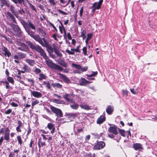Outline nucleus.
<instances>
[{"label": "nucleus", "mask_w": 157, "mask_h": 157, "mask_svg": "<svg viewBox=\"0 0 157 157\" xmlns=\"http://www.w3.org/2000/svg\"><path fill=\"white\" fill-rule=\"evenodd\" d=\"M34 71L36 74H38L40 72L41 70L40 69L36 68L35 69Z\"/></svg>", "instance_id": "obj_49"}, {"label": "nucleus", "mask_w": 157, "mask_h": 157, "mask_svg": "<svg viewBox=\"0 0 157 157\" xmlns=\"http://www.w3.org/2000/svg\"><path fill=\"white\" fill-rule=\"evenodd\" d=\"M12 111V110L11 109H9L5 112V113L6 114H9Z\"/></svg>", "instance_id": "obj_52"}, {"label": "nucleus", "mask_w": 157, "mask_h": 157, "mask_svg": "<svg viewBox=\"0 0 157 157\" xmlns=\"http://www.w3.org/2000/svg\"><path fill=\"white\" fill-rule=\"evenodd\" d=\"M23 69L25 70V71H28L29 70V67L27 65H25L23 67Z\"/></svg>", "instance_id": "obj_58"}, {"label": "nucleus", "mask_w": 157, "mask_h": 157, "mask_svg": "<svg viewBox=\"0 0 157 157\" xmlns=\"http://www.w3.org/2000/svg\"><path fill=\"white\" fill-rule=\"evenodd\" d=\"M25 61L29 65L32 66H34L35 64L34 60L31 59H26Z\"/></svg>", "instance_id": "obj_23"}, {"label": "nucleus", "mask_w": 157, "mask_h": 157, "mask_svg": "<svg viewBox=\"0 0 157 157\" xmlns=\"http://www.w3.org/2000/svg\"><path fill=\"white\" fill-rule=\"evenodd\" d=\"M59 63L61 65L65 67H66L67 66V63H66L65 61L63 60H61L59 62Z\"/></svg>", "instance_id": "obj_36"}, {"label": "nucleus", "mask_w": 157, "mask_h": 157, "mask_svg": "<svg viewBox=\"0 0 157 157\" xmlns=\"http://www.w3.org/2000/svg\"><path fill=\"white\" fill-rule=\"evenodd\" d=\"M92 36V34L91 33L88 34L87 35V38L86 39L85 42L86 45L88 43V41L91 39Z\"/></svg>", "instance_id": "obj_35"}, {"label": "nucleus", "mask_w": 157, "mask_h": 157, "mask_svg": "<svg viewBox=\"0 0 157 157\" xmlns=\"http://www.w3.org/2000/svg\"><path fill=\"white\" fill-rule=\"evenodd\" d=\"M52 101L55 103L59 104H65L64 101L62 100L58 99L56 98L53 99Z\"/></svg>", "instance_id": "obj_24"}, {"label": "nucleus", "mask_w": 157, "mask_h": 157, "mask_svg": "<svg viewBox=\"0 0 157 157\" xmlns=\"http://www.w3.org/2000/svg\"><path fill=\"white\" fill-rule=\"evenodd\" d=\"M80 46L79 45V46H77L76 47V48L75 49V52H80L79 50V48L80 47Z\"/></svg>", "instance_id": "obj_53"}, {"label": "nucleus", "mask_w": 157, "mask_h": 157, "mask_svg": "<svg viewBox=\"0 0 157 157\" xmlns=\"http://www.w3.org/2000/svg\"><path fill=\"white\" fill-rule=\"evenodd\" d=\"M38 145L39 148L40 149V147H43V146H45V143L44 142L39 141L38 142Z\"/></svg>", "instance_id": "obj_37"}, {"label": "nucleus", "mask_w": 157, "mask_h": 157, "mask_svg": "<svg viewBox=\"0 0 157 157\" xmlns=\"http://www.w3.org/2000/svg\"><path fill=\"white\" fill-rule=\"evenodd\" d=\"M67 116L68 118L73 119L76 117V114L75 113H70L67 114Z\"/></svg>", "instance_id": "obj_28"}, {"label": "nucleus", "mask_w": 157, "mask_h": 157, "mask_svg": "<svg viewBox=\"0 0 157 157\" xmlns=\"http://www.w3.org/2000/svg\"><path fill=\"white\" fill-rule=\"evenodd\" d=\"M18 12L19 14L23 15L25 14V11L22 8H20V10H19Z\"/></svg>", "instance_id": "obj_44"}, {"label": "nucleus", "mask_w": 157, "mask_h": 157, "mask_svg": "<svg viewBox=\"0 0 157 157\" xmlns=\"http://www.w3.org/2000/svg\"><path fill=\"white\" fill-rule=\"evenodd\" d=\"M10 25L12 28L15 35L18 36L21 35L22 31L21 29L17 25L12 23L10 24Z\"/></svg>", "instance_id": "obj_6"}, {"label": "nucleus", "mask_w": 157, "mask_h": 157, "mask_svg": "<svg viewBox=\"0 0 157 157\" xmlns=\"http://www.w3.org/2000/svg\"><path fill=\"white\" fill-rule=\"evenodd\" d=\"M21 22L29 35L38 42L42 46L45 47L47 46V41L44 38L42 39L39 35H35V32L31 30V29L35 30L36 27L34 24L30 21L27 22L23 20L21 21Z\"/></svg>", "instance_id": "obj_2"}, {"label": "nucleus", "mask_w": 157, "mask_h": 157, "mask_svg": "<svg viewBox=\"0 0 157 157\" xmlns=\"http://www.w3.org/2000/svg\"><path fill=\"white\" fill-rule=\"evenodd\" d=\"M39 103V102L38 101H36L32 103V106H34L38 104Z\"/></svg>", "instance_id": "obj_55"}, {"label": "nucleus", "mask_w": 157, "mask_h": 157, "mask_svg": "<svg viewBox=\"0 0 157 157\" xmlns=\"http://www.w3.org/2000/svg\"><path fill=\"white\" fill-rule=\"evenodd\" d=\"M133 147L136 150H140L143 149L142 144L140 143H136L133 144Z\"/></svg>", "instance_id": "obj_16"}, {"label": "nucleus", "mask_w": 157, "mask_h": 157, "mask_svg": "<svg viewBox=\"0 0 157 157\" xmlns=\"http://www.w3.org/2000/svg\"><path fill=\"white\" fill-rule=\"evenodd\" d=\"M97 74L98 72L97 71L92 72V73L91 74H90L89 75H88V76L89 77L94 76L96 75Z\"/></svg>", "instance_id": "obj_46"}, {"label": "nucleus", "mask_w": 157, "mask_h": 157, "mask_svg": "<svg viewBox=\"0 0 157 157\" xmlns=\"http://www.w3.org/2000/svg\"><path fill=\"white\" fill-rule=\"evenodd\" d=\"M13 13L10 12H6V16L7 19L10 21H11L15 24H17V22L15 17L13 15Z\"/></svg>", "instance_id": "obj_7"}, {"label": "nucleus", "mask_w": 157, "mask_h": 157, "mask_svg": "<svg viewBox=\"0 0 157 157\" xmlns=\"http://www.w3.org/2000/svg\"><path fill=\"white\" fill-rule=\"evenodd\" d=\"M7 79L9 82L12 83H13L14 82V80L13 79L10 77H8Z\"/></svg>", "instance_id": "obj_47"}, {"label": "nucleus", "mask_w": 157, "mask_h": 157, "mask_svg": "<svg viewBox=\"0 0 157 157\" xmlns=\"http://www.w3.org/2000/svg\"><path fill=\"white\" fill-rule=\"evenodd\" d=\"M0 6L3 7L4 6H6L7 7H10V2L8 0H0Z\"/></svg>", "instance_id": "obj_12"}, {"label": "nucleus", "mask_w": 157, "mask_h": 157, "mask_svg": "<svg viewBox=\"0 0 157 157\" xmlns=\"http://www.w3.org/2000/svg\"><path fill=\"white\" fill-rule=\"evenodd\" d=\"M87 47H84L82 49L83 52L85 55H87Z\"/></svg>", "instance_id": "obj_45"}, {"label": "nucleus", "mask_w": 157, "mask_h": 157, "mask_svg": "<svg viewBox=\"0 0 157 157\" xmlns=\"http://www.w3.org/2000/svg\"><path fill=\"white\" fill-rule=\"evenodd\" d=\"M50 108L52 112L55 114L56 116L59 117H63V114L60 109L56 108L52 105H51Z\"/></svg>", "instance_id": "obj_5"}, {"label": "nucleus", "mask_w": 157, "mask_h": 157, "mask_svg": "<svg viewBox=\"0 0 157 157\" xmlns=\"http://www.w3.org/2000/svg\"><path fill=\"white\" fill-rule=\"evenodd\" d=\"M66 52L69 55H74L75 54V52H71L68 50H66Z\"/></svg>", "instance_id": "obj_48"}, {"label": "nucleus", "mask_w": 157, "mask_h": 157, "mask_svg": "<svg viewBox=\"0 0 157 157\" xmlns=\"http://www.w3.org/2000/svg\"><path fill=\"white\" fill-rule=\"evenodd\" d=\"M38 29L40 33L43 36L45 37L46 36V33L44 30L40 28H39Z\"/></svg>", "instance_id": "obj_33"}, {"label": "nucleus", "mask_w": 157, "mask_h": 157, "mask_svg": "<svg viewBox=\"0 0 157 157\" xmlns=\"http://www.w3.org/2000/svg\"><path fill=\"white\" fill-rule=\"evenodd\" d=\"M58 75H59V78L62 79L64 82L66 83H69L70 82V80L65 75H63L60 73H59Z\"/></svg>", "instance_id": "obj_11"}, {"label": "nucleus", "mask_w": 157, "mask_h": 157, "mask_svg": "<svg viewBox=\"0 0 157 157\" xmlns=\"http://www.w3.org/2000/svg\"><path fill=\"white\" fill-rule=\"evenodd\" d=\"M80 106L82 108L86 110H89L90 109V106L85 104H82L80 105Z\"/></svg>", "instance_id": "obj_29"}, {"label": "nucleus", "mask_w": 157, "mask_h": 157, "mask_svg": "<svg viewBox=\"0 0 157 157\" xmlns=\"http://www.w3.org/2000/svg\"><path fill=\"white\" fill-rule=\"evenodd\" d=\"M57 11L61 13H62L63 14V15H67V13L65 12H64L63 11H62V10H60V9H58L57 10Z\"/></svg>", "instance_id": "obj_50"}, {"label": "nucleus", "mask_w": 157, "mask_h": 157, "mask_svg": "<svg viewBox=\"0 0 157 157\" xmlns=\"http://www.w3.org/2000/svg\"><path fill=\"white\" fill-rule=\"evenodd\" d=\"M83 11V7H82L80 9V15L81 17L82 15Z\"/></svg>", "instance_id": "obj_60"}, {"label": "nucleus", "mask_w": 157, "mask_h": 157, "mask_svg": "<svg viewBox=\"0 0 157 157\" xmlns=\"http://www.w3.org/2000/svg\"><path fill=\"white\" fill-rule=\"evenodd\" d=\"M137 88H136L134 86L132 89H130L131 93L133 94H136L138 93L139 91L137 90Z\"/></svg>", "instance_id": "obj_30"}, {"label": "nucleus", "mask_w": 157, "mask_h": 157, "mask_svg": "<svg viewBox=\"0 0 157 157\" xmlns=\"http://www.w3.org/2000/svg\"><path fill=\"white\" fill-rule=\"evenodd\" d=\"M123 95L124 96L127 97L128 95V91L127 90H122Z\"/></svg>", "instance_id": "obj_43"}, {"label": "nucleus", "mask_w": 157, "mask_h": 157, "mask_svg": "<svg viewBox=\"0 0 157 157\" xmlns=\"http://www.w3.org/2000/svg\"><path fill=\"white\" fill-rule=\"evenodd\" d=\"M11 105L13 107H17L18 106L17 104L13 102H12L11 103Z\"/></svg>", "instance_id": "obj_62"}, {"label": "nucleus", "mask_w": 157, "mask_h": 157, "mask_svg": "<svg viewBox=\"0 0 157 157\" xmlns=\"http://www.w3.org/2000/svg\"><path fill=\"white\" fill-rule=\"evenodd\" d=\"M73 95L72 94H66L65 95L63 96V98H64L67 101L69 102H72L73 99L71 98V96H72Z\"/></svg>", "instance_id": "obj_15"}, {"label": "nucleus", "mask_w": 157, "mask_h": 157, "mask_svg": "<svg viewBox=\"0 0 157 157\" xmlns=\"http://www.w3.org/2000/svg\"><path fill=\"white\" fill-rule=\"evenodd\" d=\"M49 2L53 5H54L55 4L54 0H49Z\"/></svg>", "instance_id": "obj_64"}, {"label": "nucleus", "mask_w": 157, "mask_h": 157, "mask_svg": "<svg viewBox=\"0 0 157 157\" xmlns=\"http://www.w3.org/2000/svg\"><path fill=\"white\" fill-rule=\"evenodd\" d=\"M71 107L73 109L77 110L78 108L79 105L75 102H73L70 104Z\"/></svg>", "instance_id": "obj_26"}, {"label": "nucleus", "mask_w": 157, "mask_h": 157, "mask_svg": "<svg viewBox=\"0 0 157 157\" xmlns=\"http://www.w3.org/2000/svg\"><path fill=\"white\" fill-rule=\"evenodd\" d=\"M21 46L22 48H24L25 50L27 48V46L24 43H22L21 44Z\"/></svg>", "instance_id": "obj_57"}, {"label": "nucleus", "mask_w": 157, "mask_h": 157, "mask_svg": "<svg viewBox=\"0 0 157 157\" xmlns=\"http://www.w3.org/2000/svg\"><path fill=\"white\" fill-rule=\"evenodd\" d=\"M13 58L14 59H21L19 57V56L18 54L15 55L13 56Z\"/></svg>", "instance_id": "obj_63"}, {"label": "nucleus", "mask_w": 157, "mask_h": 157, "mask_svg": "<svg viewBox=\"0 0 157 157\" xmlns=\"http://www.w3.org/2000/svg\"><path fill=\"white\" fill-rule=\"evenodd\" d=\"M86 30H83L81 32V36L82 37L83 40H84L86 38Z\"/></svg>", "instance_id": "obj_39"}, {"label": "nucleus", "mask_w": 157, "mask_h": 157, "mask_svg": "<svg viewBox=\"0 0 157 157\" xmlns=\"http://www.w3.org/2000/svg\"><path fill=\"white\" fill-rule=\"evenodd\" d=\"M79 83L80 85L85 86L87 84H89L90 82L85 78H82L79 81Z\"/></svg>", "instance_id": "obj_14"}, {"label": "nucleus", "mask_w": 157, "mask_h": 157, "mask_svg": "<svg viewBox=\"0 0 157 157\" xmlns=\"http://www.w3.org/2000/svg\"><path fill=\"white\" fill-rule=\"evenodd\" d=\"M83 131V129L82 128H81L80 129H78L77 132H76L75 131V135H77V133H80Z\"/></svg>", "instance_id": "obj_51"}, {"label": "nucleus", "mask_w": 157, "mask_h": 157, "mask_svg": "<svg viewBox=\"0 0 157 157\" xmlns=\"http://www.w3.org/2000/svg\"><path fill=\"white\" fill-rule=\"evenodd\" d=\"M105 117L104 116H101L98 119L97 121V123L98 124H102L104 121H105Z\"/></svg>", "instance_id": "obj_27"}, {"label": "nucleus", "mask_w": 157, "mask_h": 157, "mask_svg": "<svg viewBox=\"0 0 157 157\" xmlns=\"http://www.w3.org/2000/svg\"><path fill=\"white\" fill-rule=\"evenodd\" d=\"M17 124L18 126L16 128V131L17 132H21V128L22 127V123L20 121H18Z\"/></svg>", "instance_id": "obj_22"}, {"label": "nucleus", "mask_w": 157, "mask_h": 157, "mask_svg": "<svg viewBox=\"0 0 157 157\" xmlns=\"http://www.w3.org/2000/svg\"><path fill=\"white\" fill-rule=\"evenodd\" d=\"M117 126L114 125L110 127L108 130L109 133L108 136L109 138L118 142L121 139V137L120 134L117 131Z\"/></svg>", "instance_id": "obj_3"}, {"label": "nucleus", "mask_w": 157, "mask_h": 157, "mask_svg": "<svg viewBox=\"0 0 157 157\" xmlns=\"http://www.w3.org/2000/svg\"><path fill=\"white\" fill-rule=\"evenodd\" d=\"M16 54L19 56L20 59H23L26 57V54L21 52H16Z\"/></svg>", "instance_id": "obj_32"}, {"label": "nucleus", "mask_w": 157, "mask_h": 157, "mask_svg": "<svg viewBox=\"0 0 157 157\" xmlns=\"http://www.w3.org/2000/svg\"><path fill=\"white\" fill-rule=\"evenodd\" d=\"M15 4H17L18 3L20 4H21L22 3L24 4V0H11Z\"/></svg>", "instance_id": "obj_34"}, {"label": "nucleus", "mask_w": 157, "mask_h": 157, "mask_svg": "<svg viewBox=\"0 0 157 157\" xmlns=\"http://www.w3.org/2000/svg\"><path fill=\"white\" fill-rule=\"evenodd\" d=\"M27 43L32 50L35 51L40 53V55L46 60V64L49 67L52 69L57 70L59 71H62L63 70L62 67L53 63L51 60L49 59L48 57L47 56L45 52L40 46L36 44H33L30 41H28Z\"/></svg>", "instance_id": "obj_1"}, {"label": "nucleus", "mask_w": 157, "mask_h": 157, "mask_svg": "<svg viewBox=\"0 0 157 157\" xmlns=\"http://www.w3.org/2000/svg\"><path fill=\"white\" fill-rule=\"evenodd\" d=\"M105 145V143L104 142L100 141L98 142L94 147L95 149H100L103 148Z\"/></svg>", "instance_id": "obj_10"}, {"label": "nucleus", "mask_w": 157, "mask_h": 157, "mask_svg": "<svg viewBox=\"0 0 157 157\" xmlns=\"http://www.w3.org/2000/svg\"><path fill=\"white\" fill-rule=\"evenodd\" d=\"M118 129L121 135L123 137H125V131L123 129H120L119 128Z\"/></svg>", "instance_id": "obj_38"}, {"label": "nucleus", "mask_w": 157, "mask_h": 157, "mask_svg": "<svg viewBox=\"0 0 157 157\" xmlns=\"http://www.w3.org/2000/svg\"><path fill=\"white\" fill-rule=\"evenodd\" d=\"M10 10L13 15H14L17 18H18V14L17 12H16L15 11V7L13 5L10 6Z\"/></svg>", "instance_id": "obj_17"}, {"label": "nucleus", "mask_w": 157, "mask_h": 157, "mask_svg": "<svg viewBox=\"0 0 157 157\" xmlns=\"http://www.w3.org/2000/svg\"><path fill=\"white\" fill-rule=\"evenodd\" d=\"M3 52L2 53L4 54L5 56H7L9 58L11 55V53L10 51L8 50L7 48L5 47H4L2 49Z\"/></svg>", "instance_id": "obj_18"}, {"label": "nucleus", "mask_w": 157, "mask_h": 157, "mask_svg": "<svg viewBox=\"0 0 157 157\" xmlns=\"http://www.w3.org/2000/svg\"><path fill=\"white\" fill-rule=\"evenodd\" d=\"M53 49L55 53L57 56H59L61 57L62 55V53L60 52L58 48L56 45H53Z\"/></svg>", "instance_id": "obj_19"}, {"label": "nucleus", "mask_w": 157, "mask_h": 157, "mask_svg": "<svg viewBox=\"0 0 157 157\" xmlns=\"http://www.w3.org/2000/svg\"><path fill=\"white\" fill-rule=\"evenodd\" d=\"M5 132L4 138L6 140L8 141L10 139V130L8 128H5Z\"/></svg>", "instance_id": "obj_13"}, {"label": "nucleus", "mask_w": 157, "mask_h": 157, "mask_svg": "<svg viewBox=\"0 0 157 157\" xmlns=\"http://www.w3.org/2000/svg\"><path fill=\"white\" fill-rule=\"evenodd\" d=\"M30 7L33 10L35 11V12H36V10L35 7L32 4L30 5Z\"/></svg>", "instance_id": "obj_59"}, {"label": "nucleus", "mask_w": 157, "mask_h": 157, "mask_svg": "<svg viewBox=\"0 0 157 157\" xmlns=\"http://www.w3.org/2000/svg\"><path fill=\"white\" fill-rule=\"evenodd\" d=\"M33 141L32 140H31L30 144H29V147L30 148H32V149H33V147L32 144H33Z\"/></svg>", "instance_id": "obj_61"}, {"label": "nucleus", "mask_w": 157, "mask_h": 157, "mask_svg": "<svg viewBox=\"0 0 157 157\" xmlns=\"http://www.w3.org/2000/svg\"><path fill=\"white\" fill-rule=\"evenodd\" d=\"M30 92L31 95L35 98H39L41 97L42 96V94L40 92L35 90H31Z\"/></svg>", "instance_id": "obj_9"}, {"label": "nucleus", "mask_w": 157, "mask_h": 157, "mask_svg": "<svg viewBox=\"0 0 157 157\" xmlns=\"http://www.w3.org/2000/svg\"><path fill=\"white\" fill-rule=\"evenodd\" d=\"M103 2V0H100L98 2H94L92 6L93 8L92 12H94L97 9H99L101 7V6Z\"/></svg>", "instance_id": "obj_8"}, {"label": "nucleus", "mask_w": 157, "mask_h": 157, "mask_svg": "<svg viewBox=\"0 0 157 157\" xmlns=\"http://www.w3.org/2000/svg\"><path fill=\"white\" fill-rule=\"evenodd\" d=\"M19 151V149L14 150L13 152H11L10 153L9 155V157H15V153H16L17 155H18Z\"/></svg>", "instance_id": "obj_25"}, {"label": "nucleus", "mask_w": 157, "mask_h": 157, "mask_svg": "<svg viewBox=\"0 0 157 157\" xmlns=\"http://www.w3.org/2000/svg\"><path fill=\"white\" fill-rule=\"evenodd\" d=\"M73 67L75 68L76 69L74 71V72L75 73L79 74H81L83 72L86 71H87L88 67L87 66H85L83 68L79 65L72 63L71 64Z\"/></svg>", "instance_id": "obj_4"}, {"label": "nucleus", "mask_w": 157, "mask_h": 157, "mask_svg": "<svg viewBox=\"0 0 157 157\" xmlns=\"http://www.w3.org/2000/svg\"><path fill=\"white\" fill-rule=\"evenodd\" d=\"M43 85H45V86L48 89H50L51 86L48 82H44Z\"/></svg>", "instance_id": "obj_40"}, {"label": "nucleus", "mask_w": 157, "mask_h": 157, "mask_svg": "<svg viewBox=\"0 0 157 157\" xmlns=\"http://www.w3.org/2000/svg\"><path fill=\"white\" fill-rule=\"evenodd\" d=\"M113 107L110 105H109L107 107L106 111L108 114H111L112 113L113 111Z\"/></svg>", "instance_id": "obj_20"}, {"label": "nucleus", "mask_w": 157, "mask_h": 157, "mask_svg": "<svg viewBox=\"0 0 157 157\" xmlns=\"http://www.w3.org/2000/svg\"><path fill=\"white\" fill-rule=\"evenodd\" d=\"M17 139L18 141V143L20 145L22 144V141L21 138V137L20 136H17Z\"/></svg>", "instance_id": "obj_42"}, {"label": "nucleus", "mask_w": 157, "mask_h": 157, "mask_svg": "<svg viewBox=\"0 0 157 157\" xmlns=\"http://www.w3.org/2000/svg\"><path fill=\"white\" fill-rule=\"evenodd\" d=\"M44 109L50 114H52L51 112L49 109L47 107H44Z\"/></svg>", "instance_id": "obj_54"}, {"label": "nucleus", "mask_w": 157, "mask_h": 157, "mask_svg": "<svg viewBox=\"0 0 157 157\" xmlns=\"http://www.w3.org/2000/svg\"><path fill=\"white\" fill-rule=\"evenodd\" d=\"M85 157H95V154H94L93 155L91 154H89L86 155L85 156Z\"/></svg>", "instance_id": "obj_56"}, {"label": "nucleus", "mask_w": 157, "mask_h": 157, "mask_svg": "<svg viewBox=\"0 0 157 157\" xmlns=\"http://www.w3.org/2000/svg\"><path fill=\"white\" fill-rule=\"evenodd\" d=\"M54 126V125L52 123H49L48 124V128L50 130H52L51 131V132L52 134L54 133L55 129Z\"/></svg>", "instance_id": "obj_21"}, {"label": "nucleus", "mask_w": 157, "mask_h": 157, "mask_svg": "<svg viewBox=\"0 0 157 157\" xmlns=\"http://www.w3.org/2000/svg\"><path fill=\"white\" fill-rule=\"evenodd\" d=\"M52 85L54 87L61 89L62 87V85L58 83H55L52 84Z\"/></svg>", "instance_id": "obj_31"}, {"label": "nucleus", "mask_w": 157, "mask_h": 157, "mask_svg": "<svg viewBox=\"0 0 157 157\" xmlns=\"http://www.w3.org/2000/svg\"><path fill=\"white\" fill-rule=\"evenodd\" d=\"M40 77L39 78V80L40 81L42 80L43 79L46 78V76L43 74L40 73L39 75Z\"/></svg>", "instance_id": "obj_41"}]
</instances>
